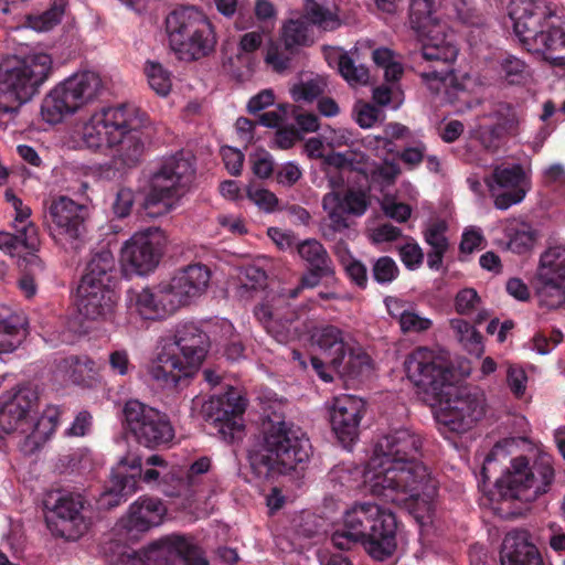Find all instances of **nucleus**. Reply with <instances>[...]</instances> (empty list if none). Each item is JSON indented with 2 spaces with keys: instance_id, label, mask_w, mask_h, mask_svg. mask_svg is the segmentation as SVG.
I'll list each match as a JSON object with an SVG mask.
<instances>
[{
  "instance_id": "42",
  "label": "nucleus",
  "mask_w": 565,
  "mask_h": 565,
  "mask_svg": "<svg viewBox=\"0 0 565 565\" xmlns=\"http://www.w3.org/2000/svg\"><path fill=\"white\" fill-rule=\"evenodd\" d=\"M94 367L95 362L87 355H71L62 359L58 363V369L65 372L68 380L77 385L85 384L93 377Z\"/></svg>"
},
{
  "instance_id": "33",
  "label": "nucleus",
  "mask_w": 565,
  "mask_h": 565,
  "mask_svg": "<svg viewBox=\"0 0 565 565\" xmlns=\"http://www.w3.org/2000/svg\"><path fill=\"white\" fill-rule=\"evenodd\" d=\"M166 507L158 498L140 497L130 505L128 525L131 530L146 532L161 524Z\"/></svg>"
},
{
  "instance_id": "17",
  "label": "nucleus",
  "mask_w": 565,
  "mask_h": 565,
  "mask_svg": "<svg viewBox=\"0 0 565 565\" xmlns=\"http://www.w3.org/2000/svg\"><path fill=\"white\" fill-rule=\"evenodd\" d=\"M88 215V206L66 196L54 199L47 207V217L55 225L60 239L68 243L75 250L79 249L86 239Z\"/></svg>"
},
{
  "instance_id": "13",
  "label": "nucleus",
  "mask_w": 565,
  "mask_h": 565,
  "mask_svg": "<svg viewBox=\"0 0 565 565\" xmlns=\"http://www.w3.org/2000/svg\"><path fill=\"white\" fill-rule=\"evenodd\" d=\"M247 401L234 388L223 395L211 396L202 405V416L211 427V434L217 435L228 444L243 439L245 435L244 414Z\"/></svg>"
},
{
  "instance_id": "26",
  "label": "nucleus",
  "mask_w": 565,
  "mask_h": 565,
  "mask_svg": "<svg viewBox=\"0 0 565 565\" xmlns=\"http://www.w3.org/2000/svg\"><path fill=\"white\" fill-rule=\"evenodd\" d=\"M151 230L136 233L121 249V262L126 270L138 275L152 271L159 264L161 247Z\"/></svg>"
},
{
  "instance_id": "36",
  "label": "nucleus",
  "mask_w": 565,
  "mask_h": 565,
  "mask_svg": "<svg viewBox=\"0 0 565 565\" xmlns=\"http://www.w3.org/2000/svg\"><path fill=\"white\" fill-rule=\"evenodd\" d=\"M331 367L341 377L355 380L370 373L371 358L361 348L349 344L345 351L332 361Z\"/></svg>"
},
{
  "instance_id": "12",
  "label": "nucleus",
  "mask_w": 565,
  "mask_h": 565,
  "mask_svg": "<svg viewBox=\"0 0 565 565\" xmlns=\"http://www.w3.org/2000/svg\"><path fill=\"white\" fill-rule=\"evenodd\" d=\"M124 426L134 439L149 449L168 447L174 438L169 416L138 399H129L122 408Z\"/></svg>"
},
{
  "instance_id": "32",
  "label": "nucleus",
  "mask_w": 565,
  "mask_h": 565,
  "mask_svg": "<svg viewBox=\"0 0 565 565\" xmlns=\"http://www.w3.org/2000/svg\"><path fill=\"white\" fill-rule=\"evenodd\" d=\"M502 565H544L537 547L525 535L508 533L500 551Z\"/></svg>"
},
{
  "instance_id": "6",
  "label": "nucleus",
  "mask_w": 565,
  "mask_h": 565,
  "mask_svg": "<svg viewBox=\"0 0 565 565\" xmlns=\"http://www.w3.org/2000/svg\"><path fill=\"white\" fill-rule=\"evenodd\" d=\"M210 338L198 324L177 326L173 335L161 339L150 373L166 386H177L182 379L192 376L203 363Z\"/></svg>"
},
{
  "instance_id": "27",
  "label": "nucleus",
  "mask_w": 565,
  "mask_h": 565,
  "mask_svg": "<svg viewBox=\"0 0 565 565\" xmlns=\"http://www.w3.org/2000/svg\"><path fill=\"white\" fill-rule=\"evenodd\" d=\"M127 307L130 313L145 320H160L173 313L180 307V300H172L166 285H160L156 290L129 291Z\"/></svg>"
},
{
  "instance_id": "21",
  "label": "nucleus",
  "mask_w": 565,
  "mask_h": 565,
  "mask_svg": "<svg viewBox=\"0 0 565 565\" xmlns=\"http://www.w3.org/2000/svg\"><path fill=\"white\" fill-rule=\"evenodd\" d=\"M130 105L122 104L115 107L103 108L95 113L83 125L81 136L83 143L92 150L104 147L113 148L114 141L119 136L118 129L122 128L125 116Z\"/></svg>"
},
{
  "instance_id": "20",
  "label": "nucleus",
  "mask_w": 565,
  "mask_h": 565,
  "mask_svg": "<svg viewBox=\"0 0 565 565\" xmlns=\"http://www.w3.org/2000/svg\"><path fill=\"white\" fill-rule=\"evenodd\" d=\"M484 182L494 198V206L508 210L520 203L527 192V178L521 164H501L494 167Z\"/></svg>"
},
{
  "instance_id": "48",
  "label": "nucleus",
  "mask_w": 565,
  "mask_h": 565,
  "mask_svg": "<svg viewBox=\"0 0 565 565\" xmlns=\"http://www.w3.org/2000/svg\"><path fill=\"white\" fill-rule=\"evenodd\" d=\"M338 71L350 85H364L369 82V70L364 65H356L348 52L339 54Z\"/></svg>"
},
{
  "instance_id": "51",
  "label": "nucleus",
  "mask_w": 565,
  "mask_h": 565,
  "mask_svg": "<svg viewBox=\"0 0 565 565\" xmlns=\"http://www.w3.org/2000/svg\"><path fill=\"white\" fill-rule=\"evenodd\" d=\"M398 266L390 256L377 258L372 266V277L380 285L391 284L398 277Z\"/></svg>"
},
{
  "instance_id": "47",
  "label": "nucleus",
  "mask_w": 565,
  "mask_h": 565,
  "mask_svg": "<svg viewBox=\"0 0 565 565\" xmlns=\"http://www.w3.org/2000/svg\"><path fill=\"white\" fill-rule=\"evenodd\" d=\"M148 84L159 96H167L172 87L171 73L160 63L148 61L145 65Z\"/></svg>"
},
{
  "instance_id": "14",
  "label": "nucleus",
  "mask_w": 565,
  "mask_h": 565,
  "mask_svg": "<svg viewBox=\"0 0 565 565\" xmlns=\"http://www.w3.org/2000/svg\"><path fill=\"white\" fill-rule=\"evenodd\" d=\"M195 169L182 152L161 161L149 181L148 204L181 196L193 181Z\"/></svg>"
},
{
  "instance_id": "9",
  "label": "nucleus",
  "mask_w": 565,
  "mask_h": 565,
  "mask_svg": "<svg viewBox=\"0 0 565 565\" xmlns=\"http://www.w3.org/2000/svg\"><path fill=\"white\" fill-rule=\"evenodd\" d=\"M554 477L551 456L540 455L532 465L520 456L511 461V467L495 484L503 499L530 502L548 491Z\"/></svg>"
},
{
  "instance_id": "39",
  "label": "nucleus",
  "mask_w": 565,
  "mask_h": 565,
  "mask_svg": "<svg viewBox=\"0 0 565 565\" xmlns=\"http://www.w3.org/2000/svg\"><path fill=\"white\" fill-rule=\"evenodd\" d=\"M13 233L0 232V249L10 254H20L23 249L36 250L40 245L38 226L13 228Z\"/></svg>"
},
{
  "instance_id": "41",
  "label": "nucleus",
  "mask_w": 565,
  "mask_h": 565,
  "mask_svg": "<svg viewBox=\"0 0 565 565\" xmlns=\"http://www.w3.org/2000/svg\"><path fill=\"white\" fill-rule=\"evenodd\" d=\"M316 342L324 358L329 360L330 365L337 355H341L349 345L345 333L332 324L324 326L317 331Z\"/></svg>"
},
{
  "instance_id": "40",
  "label": "nucleus",
  "mask_w": 565,
  "mask_h": 565,
  "mask_svg": "<svg viewBox=\"0 0 565 565\" xmlns=\"http://www.w3.org/2000/svg\"><path fill=\"white\" fill-rule=\"evenodd\" d=\"M565 282V248L554 246L546 249L540 258L535 279H548Z\"/></svg>"
},
{
  "instance_id": "10",
  "label": "nucleus",
  "mask_w": 565,
  "mask_h": 565,
  "mask_svg": "<svg viewBox=\"0 0 565 565\" xmlns=\"http://www.w3.org/2000/svg\"><path fill=\"white\" fill-rule=\"evenodd\" d=\"M102 88V78L92 71H84L64 79L43 98L41 116L56 125L93 100Z\"/></svg>"
},
{
  "instance_id": "38",
  "label": "nucleus",
  "mask_w": 565,
  "mask_h": 565,
  "mask_svg": "<svg viewBox=\"0 0 565 565\" xmlns=\"http://www.w3.org/2000/svg\"><path fill=\"white\" fill-rule=\"evenodd\" d=\"M24 320L9 307L0 306V354L13 352L20 344Z\"/></svg>"
},
{
  "instance_id": "19",
  "label": "nucleus",
  "mask_w": 565,
  "mask_h": 565,
  "mask_svg": "<svg viewBox=\"0 0 565 565\" xmlns=\"http://www.w3.org/2000/svg\"><path fill=\"white\" fill-rule=\"evenodd\" d=\"M124 465H128L131 473L124 475L114 472L105 490L97 499L99 509L110 510L122 502H126L138 489L137 476L146 483L156 482L159 478V471L156 468L142 469V460L140 457H135L130 461L122 460Z\"/></svg>"
},
{
  "instance_id": "53",
  "label": "nucleus",
  "mask_w": 565,
  "mask_h": 565,
  "mask_svg": "<svg viewBox=\"0 0 565 565\" xmlns=\"http://www.w3.org/2000/svg\"><path fill=\"white\" fill-rule=\"evenodd\" d=\"M307 14L306 19L310 21V25L316 24L324 30H333L338 25V20L333 13L316 1L310 2Z\"/></svg>"
},
{
  "instance_id": "28",
  "label": "nucleus",
  "mask_w": 565,
  "mask_h": 565,
  "mask_svg": "<svg viewBox=\"0 0 565 565\" xmlns=\"http://www.w3.org/2000/svg\"><path fill=\"white\" fill-rule=\"evenodd\" d=\"M211 270L207 266L195 263L178 270L166 285L172 300H180V307L201 296L207 289Z\"/></svg>"
},
{
  "instance_id": "7",
  "label": "nucleus",
  "mask_w": 565,
  "mask_h": 565,
  "mask_svg": "<svg viewBox=\"0 0 565 565\" xmlns=\"http://www.w3.org/2000/svg\"><path fill=\"white\" fill-rule=\"evenodd\" d=\"M52 72L53 60L46 53L14 56L0 64V114H17L40 93Z\"/></svg>"
},
{
  "instance_id": "44",
  "label": "nucleus",
  "mask_w": 565,
  "mask_h": 565,
  "mask_svg": "<svg viewBox=\"0 0 565 565\" xmlns=\"http://www.w3.org/2000/svg\"><path fill=\"white\" fill-rule=\"evenodd\" d=\"M539 305L546 309H557L565 303V282L548 279H535Z\"/></svg>"
},
{
  "instance_id": "8",
  "label": "nucleus",
  "mask_w": 565,
  "mask_h": 565,
  "mask_svg": "<svg viewBox=\"0 0 565 565\" xmlns=\"http://www.w3.org/2000/svg\"><path fill=\"white\" fill-rule=\"evenodd\" d=\"M434 11L435 0H412L409 21L412 28L424 36L420 50L423 58L441 65L440 68L423 73V78L446 82L459 50L454 42V35L446 34L444 28L435 23Z\"/></svg>"
},
{
  "instance_id": "50",
  "label": "nucleus",
  "mask_w": 565,
  "mask_h": 565,
  "mask_svg": "<svg viewBox=\"0 0 565 565\" xmlns=\"http://www.w3.org/2000/svg\"><path fill=\"white\" fill-rule=\"evenodd\" d=\"M340 262L350 281L362 290L366 289L369 281L366 266L350 254L347 257L341 256Z\"/></svg>"
},
{
  "instance_id": "49",
  "label": "nucleus",
  "mask_w": 565,
  "mask_h": 565,
  "mask_svg": "<svg viewBox=\"0 0 565 565\" xmlns=\"http://www.w3.org/2000/svg\"><path fill=\"white\" fill-rule=\"evenodd\" d=\"M334 200L341 209L354 216H362L370 205L366 193L361 190L350 189L342 196L337 194Z\"/></svg>"
},
{
  "instance_id": "59",
  "label": "nucleus",
  "mask_w": 565,
  "mask_h": 565,
  "mask_svg": "<svg viewBox=\"0 0 565 565\" xmlns=\"http://www.w3.org/2000/svg\"><path fill=\"white\" fill-rule=\"evenodd\" d=\"M290 93L295 102L303 100L310 103L318 98L323 90L318 82L311 79L306 83L294 85Z\"/></svg>"
},
{
  "instance_id": "2",
  "label": "nucleus",
  "mask_w": 565,
  "mask_h": 565,
  "mask_svg": "<svg viewBox=\"0 0 565 565\" xmlns=\"http://www.w3.org/2000/svg\"><path fill=\"white\" fill-rule=\"evenodd\" d=\"M407 377L424 395L437 404L438 424L457 434L466 433L486 413V399L477 387L455 385L450 363L427 348L415 349L405 360Z\"/></svg>"
},
{
  "instance_id": "3",
  "label": "nucleus",
  "mask_w": 565,
  "mask_h": 565,
  "mask_svg": "<svg viewBox=\"0 0 565 565\" xmlns=\"http://www.w3.org/2000/svg\"><path fill=\"white\" fill-rule=\"evenodd\" d=\"M311 445L302 430L278 411H266L258 441L248 450L252 472L269 480L276 472L286 473L308 461Z\"/></svg>"
},
{
  "instance_id": "11",
  "label": "nucleus",
  "mask_w": 565,
  "mask_h": 565,
  "mask_svg": "<svg viewBox=\"0 0 565 565\" xmlns=\"http://www.w3.org/2000/svg\"><path fill=\"white\" fill-rule=\"evenodd\" d=\"M44 509L47 511L46 525L53 536L75 542L87 533L90 526L89 503L83 494L54 490L45 494Z\"/></svg>"
},
{
  "instance_id": "54",
  "label": "nucleus",
  "mask_w": 565,
  "mask_h": 565,
  "mask_svg": "<svg viewBox=\"0 0 565 565\" xmlns=\"http://www.w3.org/2000/svg\"><path fill=\"white\" fill-rule=\"evenodd\" d=\"M448 226L445 221H435L424 232L425 242L434 249L447 250L449 243L445 235Z\"/></svg>"
},
{
  "instance_id": "55",
  "label": "nucleus",
  "mask_w": 565,
  "mask_h": 565,
  "mask_svg": "<svg viewBox=\"0 0 565 565\" xmlns=\"http://www.w3.org/2000/svg\"><path fill=\"white\" fill-rule=\"evenodd\" d=\"M252 170L259 179H268L275 171L273 156L266 150H259L250 154Z\"/></svg>"
},
{
  "instance_id": "23",
  "label": "nucleus",
  "mask_w": 565,
  "mask_h": 565,
  "mask_svg": "<svg viewBox=\"0 0 565 565\" xmlns=\"http://www.w3.org/2000/svg\"><path fill=\"white\" fill-rule=\"evenodd\" d=\"M484 118L489 122L480 124L475 130V137L486 151L495 153L509 137L516 134L519 120L514 109L508 104L499 105L484 115Z\"/></svg>"
},
{
  "instance_id": "34",
  "label": "nucleus",
  "mask_w": 565,
  "mask_h": 565,
  "mask_svg": "<svg viewBox=\"0 0 565 565\" xmlns=\"http://www.w3.org/2000/svg\"><path fill=\"white\" fill-rule=\"evenodd\" d=\"M115 275V258L110 250L103 249L87 262L79 286L111 287Z\"/></svg>"
},
{
  "instance_id": "16",
  "label": "nucleus",
  "mask_w": 565,
  "mask_h": 565,
  "mask_svg": "<svg viewBox=\"0 0 565 565\" xmlns=\"http://www.w3.org/2000/svg\"><path fill=\"white\" fill-rule=\"evenodd\" d=\"M125 116L122 128L118 129L119 136L114 141L116 152L111 159L114 168L124 172L137 167L141 162L145 152L142 128L148 122V116L138 107L130 105Z\"/></svg>"
},
{
  "instance_id": "45",
  "label": "nucleus",
  "mask_w": 565,
  "mask_h": 565,
  "mask_svg": "<svg viewBox=\"0 0 565 565\" xmlns=\"http://www.w3.org/2000/svg\"><path fill=\"white\" fill-rule=\"evenodd\" d=\"M499 65V74L509 85H522L530 77L529 65L512 54L502 56Z\"/></svg>"
},
{
  "instance_id": "35",
  "label": "nucleus",
  "mask_w": 565,
  "mask_h": 565,
  "mask_svg": "<svg viewBox=\"0 0 565 565\" xmlns=\"http://www.w3.org/2000/svg\"><path fill=\"white\" fill-rule=\"evenodd\" d=\"M255 318L262 323L267 333L277 342L285 343L289 339L290 326L297 315L292 310H287L284 315L273 311L267 303H259L254 308Z\"/></svg>"
},
{
  "instance_id": "37",
  "label": "nucleus",
  "mask_w": 565,
  "mask_h": 565,
  "mask_svg": "<svg viewBox=\"0 0 565 565\" xmlns=\"http://www.w3.org/2000/svg\"><path fill=\"white\" fill-rule=\"evenodd\" d=\"M190 39H184L182 44L174 51L181 58L199 60L209 55L215 47L216 38L211 22L205 28H199L198 32L191 33Z\"/></svg>"
},
{
  "instance_id": "4",
  "label": "nucleus",
  "mask_w": 565,
  "mask_h": 565,
  "mask_svg": "<svg viewBox=\"0 0 565 565\" xmlns=\"http://www.w3.org/2000/svg\"><path fill=\"white\" fill-rule=\"evenodd\" d=\"M396 531L397 521L393 512L376 503L356 502L343 513L342 522L330 540L340 551L362 545L372 558L384 561L397 547Z\"/></svg>"
},
{
  "instance_id": "29",
  "label": "nucleus",
  "mask_w": 565,
  "mask_h": 565,
  "mask_svg": "<svg viewBox=\"0 0 565 565\" xmlns=\"http://www.w3.org/2000/svg\"><path fill=\"white\" fill-rule=\"evenodd\" d=\"M57 427V412L46 413L36 420L12 430L19 451L25 456L39 452Z\"/></svg>"
},
{
  "instance_id": "25",
  "label": "nucleus",
  "mask_w": 565,
  "mask_h": 565,
  "mask_svg": "<svg viewBox=\"0 0 565 565\" xmlns=\"http://www.w3.org/2000/svg\"><path fill=\"white\" fill-rule=\"evenodd\" d=\"M365 412V402L358 396L341 395L333 399L330 423L332 430L344 447L358 438L360 423Z\"/></svg>"
},
{
  "instance_id": "52",
  "label": "nucleus",
  "mask_w": 565,
  "mask_h": 565,
  "mask_svg": "<svg viewBox=\"0 0 565 565\" xmlns=\"http://www.w3.org/2000/svg\"><path fill=\"white\" fill-rule=\"evenodd\" d=\"M64 1L54 0L51 7L39 17L34 18L32 23L33 29L39 31L51 30L54 25L61 22L64 14Z\"/></svg>"
},
{
  "instance_id": "56",
  "label": "nucleus",
  "mask_w": 565,
  "mask_h": 565,
  "mask_svg": "<svg viewBox=\"0 0 565 565\" xmlns=\"http://www.w3.org/2000/svg\"><path fill=\"white\" fill-rule=\"evenodd\" d=\"M481 299L473 288L460 290L455 298L456 311L459 315H471L479 306Z\"/></svg>"
},
{
  "instance_id": "63",
  "label": "nucleus",
  "mask_w": 565,
  "mask_h": 565,
  "mask_svg": "<svg viewBox=\"0 0 565 565\" xmlns=\"http://www.w3.org/2000/svg\"><path fill=\"white\" fill-rule=\"evenodd\" d=\"M302 177L297 163L286 162L276 169V181L284 186L295 185Z\"/></svg>"
},
{
  "instance_id": "60",
  "label": "nucleus",
  "mask_w": 565,
  "mask_h": 565,
  "mask_svg": "<svg viewBox=\"0 0 565 565\" xmlns=\"http://www.w3.org/2000/svg\"><path fill=\"white\" fill-rule=\"evenodd\" d=\"M399 256L406 268L414 270L423 264L424 253L416 242L399 247Z\"/></svg>"
},
{
  "instance_id": "61",
  "label": "nucleus",
  "mask_w": 565,
  "mask_h": 565,
  "mask_svg": "<svg viewBox=\"0 0 565 565\" xmlns=\"http://www.w3.org/2000/svg\"><path fill=\"white\" fill-rule=\"evenodd\" d=\"M247 196L252 202L267 212L274 211L278 204L277 196L267 189L249 186L247 189Z\"/></svg>"
},
{
  "instance_id": "58",
  "label": "nucleus",
  "mask_w": 565,
  "mask_h": 565,
  "mask_svg": "<svg viewBox=\"0 0 565 565\" xmlns=\"http://www.w3.org/2000/svg\"><path fill=\"white\" fill-rule=\"evenodd\" d=\"M507 383L516 398L523 397L527 384V375L521 366L510 365L507 371Z\"/></svg>"
},
{
  "instance_id": "1",
  "label": "nucleus",
  "mask_w": 565,
  "mask_h": 565,
  "mask_svg": "<svg viewBox=\"0 0 565 565\" xmlns=\"http://www.w3.org/2000/svg\"><path fill=\"white\" fill-rule=\"evenodd\" d=\"M422 457L423 438L409 428L393 429L380 437L369 462L374 471L365 476L372 494L412 511L429 513L437 484Z\"/></svg>"
},
{
  "instance_id": "30",
  "label": "nucleus",
  "mask_w": 565,
  "mask_h": 565,
  "mask_svg": "<svg viewBox=\"0 0 565 565\" xmlns=\"http://www.w3.org/2000/svg\"><path fill=\"white\" fill-rule=\"evenodd\" d=\"M78 311L90 320H108L113 317L117 295L113 287L78 286Z\"/></svg>"
},
{
  "instance_id": "5",
  "label": "nucleus",
  "mask_w": 565,
  "mask_h": 565,
  "mask_svg": "<svg viewBox=\"0 0 565 565\" xmlns=\"http://www.w3.org/2000/svg\"><path fill=\"white\" fill-rule=\"evenodd\" d=\"M508 17L513 33L552 66H565V20L547 0H510Z\"/></svg>"
},
{
  "instance_id": "57",
  "label": "nucleus",
  "mask_w": 565,
  "mask_h": 565,
  "mask_svg": "<svg viewBox=\"0 0 565 565\" xmlns=\"http://www.w3.org/2000/svg\"><path fill=\"white\" fill-rule=\"evenodd\" d=\"M399 326L404 333L423 332L428 330L433 322L428 318H423L417 313L404 310L399 316Z\"/></svg>"
},
{
  "instance_id": "62",
  "label": "nucleus",
  "mask_w": 565,
  "mask_h": 565,
  "mask_svg": "<svg viewBox=\"0 0 565 565\" xmlns=\"http://www.w3.org/2000/svg\"><path fill=\"white\" fill-rule=\"evenodd\" d=\"M268 236L281 250L297 252V245L301 242L292 232L278 227L268 228Z\"/></svg>"
},
{
  "instance_id": "31",
  "label": "nucleus",
  "mask_w": 565,
  "mask_h": 565,
  "mask_svg": "<svg viewBox=\"0 0 565 565\" xmlns=\"http://www.w3.org/2000/svg\"><path fill=\"white\" fill-rule=\"evenodd\" d=\"M210 20L194 7H180L170 12L166 19V29L169 43L175 51L184 39H190L191 33L198 32L199 28H205Z\"/></svg>"
},
{
  "instance_id": "18",
  "label": "nucleus",
  "mask_w": 565,
  "mask_h": 565,
  "mask_svg": "<svg viewBox=\"0 0 565 565\" xmlns=\"http://www.w3.org/2000/svg\"><path fill=\"white\" fill-rule=\"evenodd\" d=\"M297 254L307 264L299 285L289 291V298L298 297L302 289H313L322 280L335 281V266L326 247L316 238H306L297 245Z\"/></svg>"
},
{
  "instance_id": "46",
  "label": "nucleus",
  "mask_w": 565,
  "mask_h": 565,
  "mask_svg": "<svg viewBox=\"0 0 565 565\" xmlns=\"http://www.w3.org/2000/svg\"><path fill=\"white\" fill-rule=\"evenodd\" d=\"M450 327L462 347L471 354L482 352V335L468 321L456 318L450 320Z\"/></svg>"
},
{
  "instance_id": "22",
  "label": "nucleus",
  "mask_w": 565,
  "mask_h": 565,
  "mask_svg": "<svg viewBox=\"0 0 565 565\" xmlns=\"http://www.w3.org/2000/svg\"><path fill=\"white\" fill-rule=\"evenodd\" d=\"M39 395L30 385L18 386L0 397V426L7 434L36 420Z\"/></svg>"
},
{
  "instance_id": "43",
  "label": "nucleus",
  "mask_w": 565,
  "mask_h": 565,
  "mask_svg": "<svg viewBox=\"0 0 565 565\" xmlns=\"http://www.w3.org/2000/svg\"><path fill=\"white\" fill-rule=\"evenodd\" d=\"M508 247L515 254H525L536 241V232L527 223H511L505 227Z\"/></svg>"
},
{
  "instance_id": "24",
  "label": "nucleus",
  "mask_w": 565,
  "mask_h": 565,
  "mask_svg": "<svg viewBox=\"0 0 565 565\" xmlns=\"http://www.w3.org/2000/svg\"><path fill=\"white\" fill-rule=\"evenodd\" d=\"M284 49L277 43H270L267 47L265 61L271 65L276 72H284L290 66L291 55L295 49L299 46H309L312 44L311 26L306 18L290 19L281 32Z\"/></svg>"
},
{
  "instance_id": "15",
  "label": "nucleus",
  "mask_w": 565,
  "mask_h": 565,
  "mask_svg": "<svg viewBox=\"0 0 565 565\" xmlns=\"http://www.w3.org/2000/svg\"><path fill=\"white\" fill-rule=\"evenodd\" d=\"M141 553L147 565H209L203 551L192 539L178 533L151 542Z\"/></svg>"
},
{
  "instance_id": "64",
  "label": "nucleus",
  "mask_w": 565,
  "mask_h": 565,
  "mask_svg": "<svg viewBox=\"0 0 565 565\" xmlns=\"http://www.w3.org/2000/svg\"><path fill=\"white\" fill-rule=\"evenodd\" d=\"M399 174V166L391 161L383 162L382 164L375 167L372 171L373 180L385 185L393 184Z\"/></svg>"
}]
</instances>
